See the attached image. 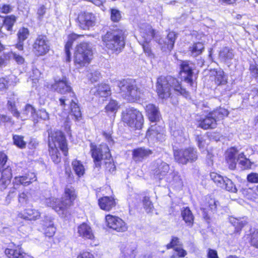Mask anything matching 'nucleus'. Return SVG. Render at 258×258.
<instances>
[{"label":"nucleus","instance_id":"10","mask_svg":"<svg viewBox=\"0 0 258 258\" xmlns=\"http://www.w3.org/2000/svg\"><path fill=\"white\" fill-rule=\"evenodd\" d=\"M173 154L175 161L182 165L194 162L198 158L197 150L192 147L175 149Z\"/></svg>","mask_w":258,"mask_h":258},{"label":"nucleus","instance_id":"64","mask_svg":"<svg viewBox=\"0 0 258 258\" xmlns=\"http://www.w3.org/2000/svg\"><path fill=\"white\" fill-rule=\"evenodd\" d=\"M239 164L243 167L244 169L251 168L252 163L247 158H244L240 161Z\"/></svg>","mask_w":258,"mask_h":258},{"label":"nucleus","instance_id":"49","mask_svg":"<svg viewBox=\"0 0 258 258\" xmlns=\"http://www.w3.org/2000/svg\"><path fill=\"white\" fill-rule=\"evenodd\" d=\"M182 245V243L180 241V239L176 236H172L170 242L165 245L167 249H174L176 247Z\"/></svg>","mask_w":258,"mask_h":258},{"label":"nucleus","instance_id":"62","mask_svg":"<svg viewBox=\"0 0 258 258\" xmlns=\"http://www.w3.org/2000/svg\"><path fill=\"white\" fill-rule=\"evenodd\" d=\"M37 117L40 119L46 120L49 118V114L45 109H39L37 113Z\"/></svg>","mask_w":258,"mask_h":258},{"label":"nucleus","instance_id":"7","mask_svg":"<svg viewBox=\"0 0 258 258\" xmlns=\"http://www.w3.org/2000/svg\"><path fill=\"white\" fill-rule=\"evenodd\" d=\"M117 86L121 96L128 102H137L143 94L142 90L135 84V80L124 79L118 82Z\"/></svg>","mask_w":258,"mask_h":258},{"label":"nucleus","instance_id":"4","mask_svg":"<svg viewBox=\"0 0 258 258\" xmlns=\"http://www.w3.org/2000/svg\"><path fill=\"white\" fill-rule=\"evenodd\" d=\"M179 95L187 97L189 93L176 78L170 76H160L157 78L156 92L159 98L167 99L171 97V90Z\"/></svg>","mask_w":258,"mask_h":258},{"label":"nucleus","instance_id":"40","mask_svg":"<svg viewBox=\"0 0 258 258\" xmlns=\"http://www.w3.org/2000/svg\"><path fill=\"white\" fill-rule=\"evenodd\" d=\"M13 143L19 149H23L26 147V142L24 140V137L22 135H13Z\"/></svg>","mask_w":258,"mask_h":258},{"label":"nucleus","instance_id":"27","mask_svg":"<svg viewBox=\"0 0 258 258\" xmlns=\"http://www.w3.org/2000/svg\"><path fill=\"white\" fill-rule=\"evenodd\" d=\"M169 169V165L161 161L156 163V166L152 169V173L155 177L161 180L167 174Z\"/></svg>","mask_w":258,"mask_h":258},{"label":"nucleus","instance_id":"42","mask_svg":"<svg viewBox=\"0 0 258 258\" xmlns=\"http://www.w3.org/2000/svg\"><path fill=\"white\" fill-rule=\"evenodd\" d=\"M217 201L214 199H207L205 204V207L202 209H207V211H211L212 212H215L217 210Z\"/></svg>","mask_w":258,"mask_h":258},{"label":"nucleus","instance_id":"36","mask_svg":"<svg viewBox=\"0 0 258 258\" xmlns=\"http://www.w3.org/2000/svg\"><path fill=\"white\" fill-rule=\"evenodd\" d=\"M205 50L204 44L202 42H194L191 46L188 48L191 55L197 57L201 55Z\"/></svg>","mask_w":258,"mask_h":258},{"label":"nucleus","instance_id":"1","mask_svg":"<svg viewBox=\"0 0 258 258\" xmlns=\"http://www.w3.org/2000/svg\"><path fill=\"white\" fill-rule=\"evenodd\" d=\"M48 151L52 161L58 164L61 161L60 151L64 157L69 156L68 142L64 133L59 130L48 131Z\"/></svg>","mask_w":258,"mask_h":258},{"label":"nucleus","instance_id":"31","mask_svg":"<svg viewBox=\"0 0 258 258\" xmlns=\"http://www.w3.org/2000/svg\"><path fill=\"white\" fill-rule=\"evenodd\" d=\"M146 136L157 141H162L164 137L163 129L160 126H156V124L151 125L147 130Z\"/></svg>","mask_w":258,"mask_h":258},{"label":"nucleus","instance_id":"63","mask_svg":"<svg viewBox=\"0 0 258 258\" xmlns=\"http://www.w3.org/2000/svg\"><path fill=\"white\" fill-rule=\"evenodd\" d=\"M0 123L5 124L10 123L14 124V122L13 121L11 117L5 114H1L0 115Z\"/></svg>","mask_w":258,"mask_h":258},{"label":"nucleus","instance_id":"46","mask_svg":"<svg viewBox=\"0 0 258 258\" xmlns=\"http://www.w3.org/2000/svg\"><path fill=\"white\" fill-rule=\"evenodd\" d=\"M142 203L145 210L147 213L152 212L154 208L153 203L150 200V197L145 196L143 198Z\"/></svg>","mask_w":258,"mask_h":258},{"label":"nucleus","instance_id":"57","mask_svg":"<svg viewBox=\"0 0 258 258\" xmlns=\"http://www.w3.org/2000/svg\"><path fill=\"white\" fill-rule=\"evenodd\" d=\"M10 80L7 77L0 78V91H5L9 88Z\"/></svg>","mask_w":258,"mask_h":258},{"label":"nucleus","instance_id":"14","mask_svg":"<svg viewBox=\"0 0 258 258\" xmlns=\"http://www.w3.org/2000/svg\"><path fill=\"white\" fill-rule=\"evenodd\" d=\"M8 156L4 152H0V184L6 188L11 181L12 178V167L7 164Z\"/></svg>","mask_w":258,"mask_h":258},{"label":"nucleus","instance_id":"15","mask_svg":"<svg viewBox=\"0 0 258 258\" xmlns=\"http://www.w3.org/2000/svg\"><path fill=\"white\" fill-rule=\"evenodd\" d=\"M105 225L107 228L118 232H124L127 230L126 223L119 217L107 214L105 216Z\"/></svg>","mask_w":258,"mask_h":258},{"label":"nucleus","instance_id":"39","mask_svg":"<svg viewBox=\"0 0 258 258\" xmlns=\"http://www.w3.org/2000/svg\"><path fill=\"white\" fill-rule=\"evenodd\" d=\"M120 108L118 102L114 99H110L104 107L105 111L107 114H115Z\"/></svg>","mask_w":258,"mask_h":258},{"label":"nucleus","instance_id":"35","mask_svg":"<svg viewBox=\"0 0 258 258\" xmlns=\"http://www.w3.org/2000/svg\"><path fill=\"white\" fill-rule=\"evenodd\" d=\"M32 195L29 190L25 189L19 193L18 202L21 206H23L29 203L32 199Z\"/></svg>","mask_w":258,"mask_h":258},{"label":"nucleus","instance_id":"38","mask_svg":"<svg viewBox=\"0 0 258 258\" xmlns=\"http://www.w3.org/2000/svg\"><path fill=\"white\" fill-rule=\"evenodd\" d=\"M4 26L8 31L12 32L13 27L16 22L17 17L14 15L3 16Z\"/></svg>","mask_w":258,"mask_h":258},{"label":"nucleus","instance_id":"51","mask_svg":"<svg viewBox=\"0 0 258 258\" xmlns=\"http://www.w3.org/2000/svg\"><path fill=\"white\" fill-rule=\"evenodd\" d=\"M249 242L251 246L258 248V230H254L250 234Z\"/></svg>","mask_w":258,"mask_h":258},{"label":"nucleus","instance_id":"6","mask_svg":"<svg viewBox=\"0 0 258 258\" xmlns=\"http://www.w3.org/2000/svg\"><path fill=\"white\" fill-rule=\"evenodd\" d=\"M77 200L78 193L75 187L66 186L64 188L63 197L55 199L52 203V208L56 212L62 214L68 213Z\"/></svg>","mask_w":258,"mask_h":258},{"label":"nucleus","instance_id":"20","mask_svg":"<svg viewBox=\"0 0 258 258\" xmlns=\"http://www.w3.org/2000/svg\"><path fill=\"white\" fill-rule=\"evenodd\" d=\"M213 72L214 74L211 76V81L215 86V89L227 86L228 83V78L224 71L214 69Z\"/></svg>","mask_w":258,"mask_h":258},{"label":"nucleus","instance_id":"13","mask_svg":"<svg viewBox=\"0 0 258 258\" xmlns=\"http://www.w3.org/2000/svg\"><path fill=\"white\" fill-rule=\"evenodd\" d=\"M210 177L216 185L221 189L232 193L237 192L236 185L232 180L227 177L223 176L215 172H211Z\"/></svg>","mask_w":258,"mask_h":258},{"label":"nucleus","instance_id":"56","mask_svg":"<svg viewBox=\"0 0 258 258\" xmlns=\"http://www.w3.org/2000/svg\"><path fill=\"white\" fill-rule=\"evenodd\" d=\"M72 47L67 46L64 45V61L67 63L71 62L72 60V53L71 49Z\"/></svg>","mask_w":258,"mask_h":258},{"label":"nucleus","instance_id":"44","mask_svg":"<svg viewBox=\"0 0 258 258\" xmlns=\"http://www.w3.org/2000/svg\"><path fill=\"white\" fill-rule=\"evenodd\" d=\"M84 37V34H78L72 32L68 35V40L64 45L69 46L73 47L74 42L80 38Z\"/></svg>","mask_w":258,"mask_h":258},{"label":"nucleus","instance_id":"43","mask_svg":"<svg viewBox=\"0 0 258 258\" xmlns=\"http://www.w3.org/2000/svg\"><path fill=\"white\" fill-rule=\"evenodd\" d=\"M29 35V30L26 27H22L18 31L17 34L18 40L24 41L28 38Z\"/></svg>","mask_w":258,"mask_h":258},{"label":"nucleus","instance_id":"19","mask_svg":"<svg viewBox=\"0 0 258 258\" xmlns=\"http://www.w3.org/2000/svg\"><path fill=\"white\" fill-rule=\"evenodd\" d=\"M41 217L40 212L35 208H26L19 212L16 219L23 220L25 221L34 222L40 219Z\"/></svg>","mask_w":258,"mask_h":258},{"label":"nucleus","instance_id":"59","mask_svg":"<svg viewBox=\"0 0 258 258\" xmlns=\"http://www.w3.org/2000/svg\"><path fill=\"white\" fill-rule=\"evenodd\" d=\"M77 258H95L94 253L91 250H83L77 255Z\"/></svg>","mask_w":258,"mask_h":258},{"label":"nucleus","instance_id":"24","mask_svg":"<svg viewBox=\"0 0 258 258\" xmlns=\"http://www.w3.org/2000/svg\"><path fill=\"white\" fill-rule=\"evenodd\" d=\"M153 154V151L144 147H138L132 150V159L133 161L138 163L148 158Z\"/></svg>","mask_w":258,"mask_h":258},{"label":"nucleus","instance_id":"33","mask_svg":"<svg viewBox=\"0 0 258 258\" xmlns=\"http://www.w3.org/2000/svg\"><path fill=\"white\" fill-rule=\"evenodd\" d=\"M181 216L186 226L192 227L194 224L195 217L188 207H183L181 211Z\"/></svg>","mask_w":258,"mask_h":258},{"label":"nucleus","instance_id":"50","mask_svg":"<svg viewBox=\"0 0 258 258\" xmlns=\"http://www.w3.org/2000/svg\"><path fill=\"white\" fill-rule=\"evenodd\" d=\"M182 245L178 246L173 249L174 252H176L175 254H173L171 257L174 258L175 257L178 258L184 257L187 255L186 251L183 248Z\"/></svg>","mask_w":258,"mask_h":258},{"label":"nucleus","instance_id":"21","mask_svg":"<svg viewBox=\"0 0 258 258\" xmlns=\"http://www.w3.org/2000/svg\"><path fill=\"white\" fill-rule=\"evenodd\" d=\"M98 204L102 210L109 212L116 207V199L114 195L104 196L98 199Z\"/></svg>","mask_w":258,"mask_h":258},{"label":"nucleus","instance_id":"26","mask_svg":"<svg viewBox=\"0 0 258 258\" xmlns=\"http://www.w3.org/2000/svg\"><path fill=\"white\" fill-rule=\"evenodd\" d=\"M148 119L151 122H159L162 118L158 107L155 104L149 103L145 108Z\"/></svg>","mask_w":258,"mask_h":258},{"label":"nucleus","instance_id":"34","mask_svg":"<svg viewBox=\"0 0 258 258\" xmlns=\"http://www.w3.org/2000/svg\"><path fill=\"white\" fill-rule=\"evenodd\" d=\"M72 166L75 173L78 178L84 176L86 169L81 161L77 159H74L72 161Z\"/></svg>","mask_w":258,"mask_h":258},{"label":"nucleus","instance_id":"60","mask_svg":"<svg viewBox=\"0 0 258 258\" xmlns=\"http://www.w3.org/2000/svg\"><path fill=\"white\" fill-rule=\"evenodd\" d=\"M247 181L250 183H258V173L251 172L247 175Z\"/></svg>","mask_w":258,"mask_h":258},{"label":"nucleus","instance_id":"17","mask_svg":"<svg viewBox=\"0 0 258 258\" xmlns=\"http://www.w3.org/2000/svg\"><path fill=\"white\" fill-rule=\"evenodd\" d=\"M189 61L181 60L179 64V71L178 74V77L187 83L191 87L194 86V69L189 66Z\"/></svg>","mask_w":258,"mask_h":258},{"label":"nucleus","instance_id":"3","mask_svg":"<svg viewBox=\"0 0 258 258\" xmlns=\"http://www.w3.org/2000/svg\"><path fill=\"white\" fill-rule=\"evenodd\" d=\"M90 153L93 159L94 168L101 169L104 165L105 171L112 173L116 170L113 157L109 147L106 143H101L98 145L94 142H91Z\"/></svg>","mask_w":258,"mask_h":258},{"label":"nucleus","instance_id":"48","mask_svg":"<svg viewBox=\"0 0 258 258\" xmlns=\"http://www.w3.org/2000/svg\"><path fill=\"white\" fill-rule=\"evenodd\" d=\"M142 46L143 51L148 56H154V53L152 50L150 40H144L142 43H140Z\"/></svg>","mask_w":258,"mask_h":258},{"label":"nucleus","instance_id":"53","mask_svg":"<svg viewBox=\"0 0 258 258\" xmlns=\"http://www.w3.org/2000/svg\"><path fill=\"white\" fill-rule=\"evenodd\" d=\"M238 153V150L235 147H232L228 149L226 153L225 159L229 160L236 159V155Z\"/></svg>","mask_w":258,"mask_h":258},{"label":"nucleus","instance_id":"9","mask_svg":"<svg viewBox=\"0 0 258 258\" xmlns=\"http://www.w3.org/2000/svg\"><path fill=\"white\" fill-rule=\"evenodd\" d=\"M50 89L52 91L64 95L59 99L60 105L63 107L67 105L66 102L69 100V97L76 94L66 76H63L61 79L54 80V83L50 85Z\"/></svg>","mask_w":258,"mask_h":258},{"label":"nucleus","instance_id":"52","mask_svg":"<svg viewBox=\"0 0 258 258\" xmlns=\"http://www.w3.org/2000/svg\"><path fill=\"white\" fill-rule=\"evenodd\" d=\"M30 113L33 115L36 113V110L32 105L27 104L23 109L22 115L27 117L29 116Z\"/></svg>","mask_w":258,"mask_h":258},{"label":"nucleus","instance_id":"16","mask_svg":"<svg viewBox=\"0 0 258 258\" xmlns=\"http://www.w3.org/2000/svg\"><path fill=\"white\" fill-rule=\"evenodd\" d=\"M7 258H30L21 244H17L14 242L9 243L4 251Z\"/></svg>","mask_w":258,"mask_h":258},{"label":"nucleus","instance_id":"30","mask_svg":"<svg viewBox=\"0 0 258 258\" xmlns=\"http://www.w3.org/2000/svg\"><path fill=\"white\" fill-rule=\"evenodd\" d=\"M177 37V35L175 32L169 31L166 36L167 40L164 41L162 44L161 49L164 51H171L174 47Z\"/></svg>","mask_w":258,"mask_h":258},{"label":"nucleus","instance_id":"25","mask_svg":"<svg viewBox=\"0 0 258 258\" xmlns=\"http://www.w3.org/2000/svg\"><path fill=\"white\" fill-rule=\"evenodd\" d=\"M78 236L85 240H94L95 238L91 227L87 223L83 222L77 227Z\"/></svg>","mask_w":258,"mask_h":258},{"label":"nucleus","instance_id":"37","mask_svg":"<svg viewBox=\"0 0 258 258\" xmlns=\"http://www.w3.org/2000/svg\"><path fill=\"white\" fill-rule=\"evenodd\" d=\"M157 32L151 25L146 24L143 29L142 37L144 40H150L156 37Z\"/></svg>","mask_w":258,"mask_h":258},{"label":"nucleus","instance_id":"2","mask_svg":"<svg viewBox=\"0 0 258 258\" xmlns=\"http://www.w3.org/2000/svg\"><path fill=\"white\" fill-rule=\"evenodd\" d=\"M127 35L123 27L115 26L101 36L103 49L107 53L118 54L124 49Z\"/></svg>","mask_w":258,"mask_h":258},{"label":"nucleus","instance_id":"11","mask_svg":"<svg viewBox=\"0 0 258 258\" xmlns=\"http://www.w3.org/2000/svg\"><path fill=\"white\" fill-rule=\"evenodd\" d=\"M32 51L37 57L47 54L51 49L50 40L45 34H38L32 44Z\"/></svg>","mask_w":258,"mask_h":258},{"label":"nucleus","instance_id":"47","mask_svg":"<svg viewBox=\"0 0 258 258\" xmlns=\"http://www.w3.org/2000/svg\"><path fill=\"white\" fill-rule=\"evenodd\" d=\"M219 56L225 60L231 59L233 56L232 50L228 47H224L220 51Z\"/></svg>","mask_w":258,"mask_h":258},{"label":"nucleus","instance_id":"29","mask_svg":"<svg viewBox=\"0 0 258 258\" xmlns=\"http://www.w3.org/2000/svg\"><path fill=\"white\" fill-rule=\"evenodd\" d=\"M42 230L45 237L49 238L53 237L56 231V227L52 219L50 218L45 219L42 224Z\"/></svg>","mask_w":258,"mask_h":258},{"label":"nucleus","instance_id":"54","mask_svg":"<svg viewBox=\"0 0 258 258\" xmlns=\"http://www.w3.org/2000/svg\"><path fill=\"white\" fill-rule=\"evenodd\" d=\"M249 71L251 77L258 81V65L256 63H250Z\"/></svg>","mask_w":258,"mask_h":258},{"label":"nucleus","instance_id":"55","mask_svg":"<svg viewBox=\"0 0 258 258\" xmlns=\"http://www.w3.org/2000/svg\"><path fill=\"white\" fill-rule=\"evenodd\" d=\"M9 54L13 56V58L17 64H22L24 63L25 58L22 55L13 51L9 52Z\"/></svg>","mask_w":258,"mask_h":258},{"label":"nucleus","instance_id":"8","mask_svg":"<svg viewBox=\"0 0 258 258\" xmlns=\"http://www.w3.org/2000/svg\"><path fill=\"white\" fill-rule=\"evenodd\" d=\"M121 120L125 126L134 131L141 130L144 123L142 112L133 107H128L122 112Z\"/></svg>","mask_w":258,"mask_h":258},{"label":"nucleus","instance_id":"45","mask_svg":"<svg viewBox=\"0 0 258 258\" xmlns=\"http://www.w3.org/2000/svg\"><path fill=\"white\" fill-rule=\"evenodd\" d=\"M7 107L13 116L18 118L21 117V113L16 107L15 101L8 100L7 102Z\"/></svg>","mask_w":258,"mask_h":258},{"label":"nucleus","instance_id":"61","mask_svg":"<svg viewBox=\"0 0 258 258\" xmlns=\"http://www.w3.org/2000/svg\"><path fill=\"white\" fill-rule=\"evenodd\" d=\"M233 226L235 227L234 233L235 234H239L242 229L244 226V223L242 221H240L237 220L236 221L234 222Z\"/></svg>","mask_w":258,"mask_h":258},{"label":"nucleus","instance_id":"18","mask_svg":"<svg viewBox=\"0 0 258 258\" xmlns=\"http://www.w3.org/2000/svg\"><path fill=\"white\" fill-rule=\"evenodd\" d=\"M23 172L22 175L14 177L13 180L14 185L28 186L37 181L36 174L32 170L25 168Z\"/></svg>","mask_w":258,"mask_h":258},{"label":"nucleus","instance_id":"22","mask_svg":"<svg viewBox=\"0 0 258 258\" xmlns=\"http://www.w3.org/2000/svg\"><path fill=\"white\" fill-rule=\"evenodd\" d=\"M218 123L211 111H209L204 117L198 120V126L204 130H214L217 128Z\"/></svg>","mask_w":258,"mask_h":258},{"label":"nucleus","instance_id":"12","mask_svg":"<svg viewBox=\"0 0 258 258\" xmlns=\"http://www.w3.org/2000/svg\"><path fill=\"white\" fill-rule=\"evenodd\" d=\"M96 21L95 15L87 11L80 12L75 18L77 26L82 30H89L95 25Z\"/></svg>","mask_w":258,"mask_h":258},{"label":"nucleus","instance_id":"23","mask_svg":"<svg viewBox=\"0 0 258 258\" xmlns=\"http://www.w3.org/2000/svg\"><path fill=\"white\" fill-rule=\"evenodd\" d=\"M69 114L73 117L75 121L80 120L82 119L83 115L76 94L69 97Z\"/></svg>","mask_w":258,"mask_h":258},{"label":"nucleus","instance_id":"28","mask_svg":"<svg viewBox=\"0 0 258 258\" xmlns=\"http://www.w3.org/2000/svg\"><path fill=\"white\" fill-rule=\"evenodd\" d=\"M94 95L99 98H105L110 97L112 95L111 89L108 84L101 83L96 86V91Z\"/></svg>","mask_w":258,"mask_h":258},{"label":"nucleus","instance_id":"58","mask_svg":"<svg viewBox=\"0 0 258 258\" xmlns=\"http://www.w3.org/2000/svg\"><path fill=\"white\" fill-rule=\"evenodd\" d=\"M88 77L91 83H95L99 80L101 74L98 71H95L89 73Z\"/></svg>","mask_w":258,"mask_h":258},{"label":"nucleus","instance_id":"41","mask_svg":"<svg viewBox=\"0 0 258 258\" xmlns=\"http://www.w3.org/2000/svg\"><path fill=\"white\" fill-rule=\"evenodd\" d=\"M110 18L113 23H118L122 18L121 12L117 9L111 8L109 10Z\"/></svg>","mask_w":258,"mask_h":258},{"label":"nucleus","instance_id":"32","mask_svg":"<svg viewBox=\"0 0 258 258\" xmlns=\"http://www.w3.org/2000/svg\"><path fill=\"white\" fill-rule=\"evenodd\" d=\"M210 111L211 114H213L217 122L224 120L228 117L230 114V111L227 108L221 106L217 107Z\"/></svg>","mask_w":258,"mask_h":258},{"label":"nucleus","instance_id":"5","mask_svg":"<svg viewBox=\"0 0 258 258\" xmlns=\"http://www.w3.org/2000/svg\"><path fill=\"white\" fill-rule=\"evenodd\" d=\"M93 56V50L90 43L81 42L76 45L74 51V64L78 69L87 67L92 62Z\"/></svg>","mask_w":258,"mask_h":258}]
</instances>
